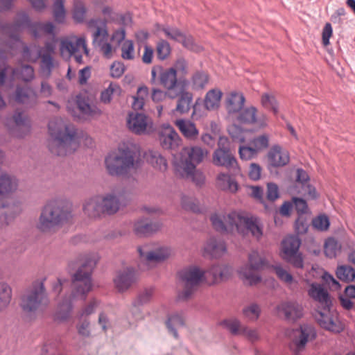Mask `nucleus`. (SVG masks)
<instances>
[{"label": "nucleus", "mask_w": 355, "mask_h": 355, "mask_svg": "<svg viewBox=\"0 0 355 355\" xmlns=\"http://www.w3.org/2000/svg\"><path fill=\"white\" fill-rule=\"evenodd\" d=\"M80 261L81 266L72 277L73 293L69 297H65L59 303L54 315V320L56 321L62 322L67 320L73 309L72 300L76 298L85 300L87 294L92 288V274L97 259L95 256L89 255L83 257Z\"/></svg>", "instance_id": "nucleus-1"}, {"label": "nucleus", "mask_w": 355, "mask_h": 355, "mask_svg": "<svg viewBox=\"0 0 355 355\" xmlns=\"http://www.w3.org/2000/svg\"><path fill=\"white\" fill-rule=\"evenodd\" d=\"M213 227L218 232L236 231L242 236L251 234L259 240L263 235V225L256 216H248L242 211H232L225 216L215 214L211 216Z\"/></svg>", "instance_id": "nucleus-2"}, {"label": "nucleus", "mask_w": 355, "mask_h": 355, "mask_svg": "<svg viewBox=\"0 0 355 355\" xmlns=\"http://www.w3.org/2000/svg\"><path fill=\"white\" fill-rule=\"evenodd\" d=\"M51 139L49 143L51 153L64 156L73 153L78 147V139L74 126L68 124L61 118H55L49 123Z\"/></svg>", "instance_id": "nucleus-3"}, {"label": "nucleus", "mask_w": 355, "mask_h": 355, "mask_svg": "<svg viewBox=\"0 0 355 355\" xmlns=\"http://www.w3.org/2000/svg\"><path fill=\"white\" fill-rule=\"evenodd\" d=\"M31 31L34 37H37L42 35H49L55 37V26L51 22L45 23H34L30 24L28 15L21 12L17 16L16 21L14 24L6 25L2 27V32L8 35L10 44V49L23 47V57L24 59L29 60L28 54L29 49L26 46H24L22 42L19 40V32L25 26H29Z\"/></svg>", "instance_id": "nucleus-4"}, {"label": "nucleus", "mask_w": 355, "mask_h": 355, "mask_svg": "<svg viewBox=\"0 0 355 355\" xmlns=\"http://www.w3.org/2000/svg\"><path fill=\"white\" fill-rule=\"evenodd\" d=\"M309 295L324 307V312L319 311L315 318L321 327L333 333H340L344 327L337 313L330 312L331 300L328 292L322 285L312 283L308 291Z\"/></svg>", "instance_id": "nucleus-5"}, {"label": "nucleus", "mask_w": 355, "mask_h": 355, "mask_svg": "<svg viewBox=\"0 0 355 355\" xmlns=\"http://www.w3.org/2000/svg\"><path fill=\"white\" fill-rule=\"evenodd\" d=\"M139 152L135 146L119 148L105 159V168L112 176H122L139 166Z\"/></svg>", "instance_id": "nucleus-6"}, {"label": "nucleus", "mask_w": 355, "mask_h": 355, "mask_svg": "<svg viewBox=\"0 0 355 355\" xmlns=\"http://www.w3.org/2000/svg\"><path fill=\"white\" fill-rule=\"evenodd\" d=\"M71 218V205L68 202L51 200L44 207L37 227L42 232H47L69 222Z\"/></svg>", "instance_id": "nucleus-7"}, {"label": "nucleus", "mask_w": 355, "mask_h": 355, "mask_svg": "<svg viewBox=\"0 0 355 355\" xmlns=\"http://www.w3.org/2000/svg\"><path fill=\"white\" fill-rule=\"evenodd\" d=\"M49 303L43 282H35L21 296L20 306L26 314L31 315L46 308Z\"/></svg>", "instance_id": "nucleus-8"}, {"label": "nucleus", "mask_w": 355, "mask_h": 355, "mask_svg": "<svg viewBox=\"0 0 355 355\" xmlns=\"http://www.w3.org/2000/svg\"><path fill=\"white\" fill-rule=\"evenodd\" d=\"M207 154V150L200 146L184 148L181 153V158L175 163L176 173L190 174L196 168V166L203 161Z\"/></svg>", "instance_id": "nucleus-9"}, {"label": "nucleus", "mask_w": 355, "mask_h": 355, "mask_svg": "<svg viewBox=\"0 0 355 355\" xmlns=\"http://www.w3.org/2000/svg\"><path fill=\"white\" fill-rule=\"evenodd\" d=\"M61 55L64 58L73 57L78 64L84 63L83 55L89 56V51L87 46L85 37L69 35L60 40V46Z\"/></svg>", "instance_id": "nucleus-10"}, {"label": "nucleus", "mask_w": 355, "mask_h": 355, "mask_svg": "<svg viewBox=\"0 0 355 355\" xmlns=\"http://www.w3.org/2000/svg\"><path fill=\"white\" fill-rule=\"evenodd\" d=\"M267 266L264 257L256 251H252L248 255V263L239 270L241 279L250 286L256 285L261 280L258 272Z\"/></svg>", "instance_id": "nucleus-11"}, {"label": "nucleus", "mask_w": 355, "mask_h": 355, "mask_svg": "<svg viewBox=\"0 0 355 355\" xmlns=\"http://www.w3.org/2000/svg\"><path fill=\"white\" fill-rule=\"evenodd\" d=\"M3 153L0 150V165L3 163ZM18 186V182L15 177L0 170V227L8 225L10 219L2 209L9 207L4 202L10 193L15 191Z\"/></svg>", "instance_id": "nucleus-12"}, {"label": "nucleus", "mask_w": 355, "mask_h": 355, "mask_svg": "<svg viewBox=\"0 0 355 355\" xmlns=\"http://www.w3.org/2000/svg\"><path fill=\"white\" fill-rule=\"evenodd\" d=\"M205 271L198 266H189L179 272V278L184 285V289L179 293L178 298L186 300L189 298L196 287L205 281Z\"/></svg>", "instance_id": "nucleus-13"}, {"label": "nucleus", "mask_w": 355, "mask_h": 355, "mask_svg": "<svg viewBox=\"0 0 355 355\" xmlns=\"http://www.w3.org/2000/svg\"><path fill=\"white\" fill-rule=\"evenodd\" d=\"M89 28H94L92 34V43L94 46L99 48L103 55L110 58L112 56V46L108 42V32L105 20L101 19H91L87 22Z\"/></svg>", "instance_id": "nucleus-14"}, {"label": "nucleus", "mask_w": 355, "mask_h": 355, "mask_svg": "<svg viewBox=\"0 0 355 355\" xmlns=\"http://www.w3.org/2000/svg\"><path fill=\"white\" fill-rule=\"evenodd\" d=\"M301 240L297 236L289 235L282 242V257L295 268H302L304 266L302 254L299 252Z\"/></svg>", "instance_id": "nucleus-15"}, {"label": "nucleus", "mask_w": 355, "mask_h": 355, "mask_svg": "<svg viewBox=\"0 0 355 355\" xmlns=\"http://www.w3.org/2000/svg\"><path fill=\"white\" fill-rule=\"evenodd\" d=\"M141 262L147 268L164 261L171 255V250L167 247L153 248L152 244H146L138 248Z\"/></svg>", "instance_id": "nucleus-16"}, {"label": "nucleus", "mask_w": 355, "mask_h": 355, "mask_svg": "<svg viewBox=\"0 0 355 355\" xmlns=\"http://www.w3.org/2000/svg\"><path fill=\"white\" fill-rule=\"evenodd\" d=\"M291 348L298 355L305 347L308 342L313 340L317 336L315 328L310 324H302L293 331Z\"/></svg>", "instance_id": "nucleus-17"}, {"label": "nucleus", "mask_w": 355, "mask_h": 355, "mask_svg": "<svg viewBox=\"0 0 355 355\" xmlns=\"http://www.w3.org/2000/svg\"><path fill=\"white\" fill-rule=\"evenodd\" d=\"M127 126L132 132L139 135H149L154 130L151 119L141 113H130L127 119Z\"/></svg>", "instance_id": "nucleus-18"}, {"label": "nucleus", "mask_w": 355, "mask_h": 355, "mask_svg": "<svg viewBox=\"0 0 355 355\" xmlns=\"http://www.w3.org/2000/svg\"><path fill=\"white\" fill-rule=\"evenodd\" d=\"M234 118L241 123L254 124L260 128L268 125V117L263 114H258L257 109L254 106L243 108Z\"/></svg>", "instance_id": "nucleus-19"}, {"label": "nucleus", "mask_w": 355, "mask_h": 355, "mask_svg": "<svg viewBox=\"0 0 355 355\" xmlns=\"http://www.w3.org/2000/svg\"><path fill=\"white\" fill-rule=\"evenodd\" d=\"M170 40L182 43V45L191 51H199L201 47L194 43L191 35H186L180 29L175 27L162 26L159 29Z\"/></svg>", "instance_id": "nucleus-20"}, {"label": "nucleus", "mask_w": 355, "mask_h": 355, "mask_svg": "<svg viewBox=\"0 0 355 355\" xmlns=\"http://www.w3.org/2000/svg\"><path fill=\"white\" fill-rule=\"evenodd\" d=\"M245 98L242 92L232 91L228 93L225 101V107L230 118L234 119L243 110Z\"/></svg>", "instance_id": "nucleus-21"}, {"label": "nucleus", "mask_w": 355, "mask_h": 355, "mask_svg": "<svg viewBox=\"0 0 355 355\" xmlns=\"http://www.w3.org/2000/svg\"><path fill=\"white\" fill-rule=\"evenodd\" d=\"M186 82L182 85L180 91L176 94H169L171 98H175L178 96L176 107L173 112H177L181 114H187L189 112L193 102V94L185 89Z\"/></svg>", "instance_id": "nucleus-22"}, {"label": "nucleus", "mask_w": 355, "mask_h": 355, "mask_svg": "<svg viewBox=\"0 0 355 355\" xmlns=\"http://www.w3.org/2000/svg\"><path fill=\"white\" fill-rule=\"evenodd\" d=\"M276 311L288 320L295 321L303 315L302 306L295 302H282L277 306Z\"/></svg>", "instance_id": "nucleus-23"}, {"label": "nucleus", "mask_w": 355, "mask_h": 355, "mask_svg": "<svg viewBox=\"0 0 355 355\" xmlns=\"http://www.w3.org/2000/svg\"><path fill=\"white\" fill-rule=\"evenodd\" d=\"M136 279L135 270L128 268L117 273L114 279V283L119 292H123L128 290L135 282Z\"/></svg>", "instance_id": "nucleus-24"}, {"label": "nucleus", "mask_w": 355, "mask_h": 355, "mask_svg": "<svg viewBox=\"0 0 355 355\" xmlns=\"http://www.w3.org/2000/svg\"><path fill=\"white\" fill-rule=\"evenodd\" d=\"M55 44L53 42L46 43L45 46L39 51L41 56V73L42 76H50L53 67L52 54L54 53Z\"/></svg>", "instance_id": "nucleus-25"}, {"label": "nucleus", "mask_w": 355, "mask_h": 355, "mask_svg": "<svg viewBox=\"0 0 355 355\" xmlns=\"http://www.w3.org/2000/svg\"><path fill=\"white\" fill-rule=\"evenodd\" d=\"M159 141L162 148L173 149L178 146L180 137L170 125H164L159 133Z\"/></svg>", "instance_id": "nucleus-26"}, {"label": "nucleus", "mask_w": 355, "mask_h": 355, "mask_svg": "<svg viewBox=\"0 0 355 355\" xmlns=\"http://www.w3.org/2000/svg\"><path fill=\"white\" fill-rule=\"evenodd\" d=\"M269 164L273 167H282L290 161L289 153L278 145L273 146L268 153Z\"/></svg>", "instance_id": "nucleus-27"}, {"label": "nucleus", "mask_w": 355, "mask_h": 355, "mask_svg": "<svg viewBox=\"0 0 355 355\" xmlns=\"http://www.w3.org/2000/svg\"><path fill=\"white\" fill-rule=\"evenodd\" d=\"M296 173V180L298 184H301V187L303 189L302 191H299L297 193H302L309 199H316L318 198V193L315 188L309 184V178L307 173L302 168H298Z\"/></svg>", "instance_id": "nucleus-28"}, {"label": "nucleus", "mask_w": 355, "mask_h": 355, "mask_svg": "<svg viewBox=\"0 0 355 355\" xmlns=\"http://www.w3.org/2000/svg\"><path fill=\"white\" fill-rule=\"evenodd\" d=\"M123 195L110 193L101 196V206L103 214H113L116 213L120 207V200Z\"/></svg>", "instance_id": "nucleus-29"}, {"label": "nucleus", "mask_w": 355, "mask_h": 355, "mask_svg": "<svg viewBox=\"0 0 355 355\" xmlns=\"http://www.w3.org/2000/svg\"><path fill=\"white\" fill-rule=\"evenodd\" d=\"M213 163L216 166L235 168L237 162L230 150L216 149L213 154Z\"/></svg>", "instance_id": "nucleus-30"}, {"label": "nucleus", "mask_w": 355, "mask_h": 355, "mask_svg": "<svg viewBox=\"0 0 355 355\" xmlns=\"http://www.w3.org/2000/svg\"><path fill=\"white\" fill-rule=\"evenodd\" d=\"M181 134L189 140L195 141L199 135V130L195 123L189 119H180L175 122Z\"/></svg>", "instance_id": "nucleus-31"}, {"label": "nucleus", "mask_w": 355, "mask_h": 355, "mask_svg": "<svg viewBox=\"0 0 355 355\" xmlns=\"http://www.w3.org/2000/svg\"><path fill=\"white\" fill-rule=\"evenodd\" d=\"M15 99L19 103L31 107L37 103V94L30 87H17Z\"/></svg>", "instance_id": "nucleus-32"}, {"label": "nucleus", "mask_w": 355, "mask_h": 355, "mask_svg": "<svg viewBox=\"0 0 355 355\" xmlns=\"http://www.w3.org/2000/svg\"><path fill=\"white\" fill-rule=\"evenodd\" d=\"M204 250L211 257L218 258L227 252V247L224 241L211 238L206 243Z\"/></svg>", "instance_id": "nucleus-33"}, {"label": "nucleus", "mask_w": 355, "mask_h": 355, "mask_svg": "<svg viewBox=\"0 0 355 355\" xmlns=\"http://www.w3.org/2000/svg\"><path fill=\"white\" fill-rule=\"evenodd\" d=\"M229 272V268L224 266H213L209 270L205 271V281L208 284H214L223 280Z\"/></svg>", "instance_id": "nucleus-34"}, {"label": "nucleus", "mask_w": 355, "mask_h": 355, "mask_svg": "<svg viewBox=\"0 0 355 355\" xmlns=\"http://www.w3.org/2000/svg\"><path fill=\"white\" fill-rule=\"evenodd\" d=\"M216 187L221 191L235 193L239 190L237 182L229 174L220 173L216 177Z\"/></svg>", "instance_id": "nucleus-35"}, {"label": "nucleus", "mask_w": 355, "mask_h": 355, "mask_svg": "<svg viewBox=\"0 0 355 355\" xmlns=\"http://www.w3.org/2000/svg\"><path fill=\"white\" fill-rule=\"evenodd\" d=\"M159 83L171 94V91L177 85V75L175 68H169L163 70L159 73Z\"/></svg>", "instance_id": "nucleus-36"}, {"label": "nucleus", "mask_w": 355, "mask_h": 355, "mask_svg": "<svg viewBox=\"0 0 355 355\" xmlns=\"http://www.w3.org/2000/svg\"><path fill=\"white\" fill-rule=\"evenodd\" d=\"M83 211L89 218H96L101 216V196H96L86 200Z\"/></svg>", "instance_id": "nucleus-37"}, {"label": "nucleus", "mask_w": 355, "mask_h": 355, "mask_svg": "<svg viewBox=\"0 0 355 355\" xmlns=\"http://www.w3.org/2000/svg\"><path fill=\"white\" fill-rule=\"evenodd\" d=\"M160 225L157 223H150L147 220H139L135 223L134 231L139 236H146L157 231Z\"/></svg>", "instance_id": "nucleus-38"}, {"label": "nucleus", "mask_w": 355, "mask_h": 355, "mask_svg": "<svg viewBox=\"0 0 355 355\" xmlns=\"http://www.w3.org/2000/svg\"><path fill=\"white\" fill-rule=\"evenodd\" d=\"M145 157L153 168L161 171L166 170L168 166L166 159L159 152L148 150L146 153Z\"/></svg>", "instance_id": "nucleus-39"}, {"label": "nucleus", "mask_w": 355, "mask_h": 355, "mask_svg": "<svg viewBox=\"0 0 355 355\" xmlns=\"http://www.w3.org/2000/svg\"><path fill=\"white\" fill-rule=\"evenodd\" d=\"M223 93L220 89H213L205 95L204 105L207 110H215L219 107Z\"/></svg>", "instance_id": "nucleus-40"}, {"label": "nucleus", "mask_w": 355, "mask_h": 355, "mask_svg": "<svg viewBox=\"0 0 355 355\" xmlns=\"http://www.w3.org/2000/svg\"><path fill=\"white\" fill-rule=\"evenodd\" d=\"M87 8L83 0H73L72 18L76 23L84 22L86 17Z\"/></svg>", "instance_id": "nucleus-41"}, {"label": "nucleus", "mask_w": 355, "mask_h": 355, "mask_svg": "<svg viewBox=\"0 0 355 355\" xmlns=\"http://www.w3.org/2000/svg\"><path fill=\"white\" fill-rule=\"evenodd\" d=\"M12 76L13 79L17 78L24 82H29L34 78V69L30 65H24L19 69H12Z\"/></svg>", "instance_id": "nucleus-42"}, {"label": "nucleus", "mask_w": 355, "mask_h": 355, "mask_svg": "<svg viewBox=\"0 0 355 355\" xmlns=\"http://www.w3.org/2000/svg\"><path fill=\"white\" fill-rule=\"evenodd\" d=\"M53 16L58 24H64L66 21V10L64 0H55L53 3Z\"/></svg>", "instance_id": "nucleus-43"}, {"label": "nucleus", "mask_w": 355, "mask_h": 355, "mask_svg": "<svg viewBox=\"0 0 355 355\" xmlns=\"http://www.w3.org/2000/svg\"><path fill=\"white\" fill-rule=\"evenodd\" d=\"M220 324L225 329L229 331L232 335L238 336L241 334L243 326L239 319L230 318L223 320Z\"/></svg>", "instance_id": "nucleus-44"}, {"label": "nucleus", "mask_w": 355, "mask_h": 355, "mask_svg": "<svg viewBox=\"0 0 355 355\" xmlns=\"http://www.w3.org/2000/svg\"><path fill=\"white\" fill-rule=\"evenodd\" d=\"M243 316L250 322H255L258 320L261 314V308L256 303H251L242 309Z\"/></svg>", "instance_id": "nucleus-45"}, {"label": "nucleus", "mask_w": 355, "mask_h": 355, "mask_svg": "<svg viewBox=\"0 0 355 355\" xmlns=\"http://www.w3.org/2000/svg\"><path fill=\"white\" fill-rule=\"evenodd\" d=\"M184 325V318L179 313L171 314L166 321V326L168 331L173 335L175 338H178L177 329Z\"/></svg>", "instance_id": "nucleus-46"}, {"label": "nucleus", "mask_w": 355, "mask_h": 355, "mask_svg": "<svg viewBox=\"0 0 355 355\" xmlns=\"http://www.w3.org/2000/svg\"><path fill=\"white\" fill-rule=\"evenodd\" d=\"M76 104L79 111L85 115L94 116L101 113L98 107L90 105L84 98H78Z\"/></svg>", "instance_id": "nucleus-47"}, {"label": "nucleus", "mask_w": 355, "mask_h": 355, "mask_svg": "<svg viewBox=\"0 0 355 355\" xmlns=\"http://www.w3.org/2000/svg\"><path fill=\"white\" fill-rule=\"evenodd\" d=\"M121 89L120 86L115 83H110L107 88L102 91L101 94V101L103 103H109L114 95H120Z\"/></svg>", "instance_id": "nucleus-48"}, {"label": "nucleus", "mask_w": 355, "mask_h": 355, "mask_svg": "<svg viewBox=\"0 0 355 355\" xmlns=\"http://www.w3.org/2000/svg\"><path fill=\"white\" fill-rule=\"evenodd\" d=\"M340 244L334 238H328L324 245V252L325 255L329 258H334L340 251Z\"/></svg>", "instance_id": "nucleus-49"}, {"label": "nucleus", "mask_w": 355, "mask_h": 355, "mask_svg": "<svg viewBox=\"0 0 355 355\" xmlns=\"http://www.w3.org/2000/svg\"><path fill=\"white\" fill-rule=\"evenodd\" d=\"M274 270L281 281L286 284L291 288H294L295 287L297 282L294 280L291 274L286 270L280 266H275Z\"/></svg>", "instance_id": "nucleus-50"}, {"label": "nucleus", "mask_w": 355, "mask_h": 355, "mask_svg": "<svg viewBox=\"0 0 355 355\" xmlns=\"http://www.w3.org/2000/svg\"><path fill=\"white\" fill-rule=\"evenodd\" d=\"M261 103L263 107L266 109L271 110L274 114H277L279 112L278 103L272 94L264 93L261 96Z\"/></svg>", "instance_id": "nucleus-51"}, {"label": "nucleus", "mask_w": 355, "mask_h": 355, "mask_svg": "<svg viewBox=\"0 0 355 355\" xmlns=\"http://www.w3.org/2000/svg\"><path fill=\"white\" fill-rule=\"evenodd\" d=\"M337 277L344 282H351L355 279V269L351 266H341L337 268Z\"/></svg>", "instance_id": "nucleus-52"}, {"label": "nucleus", "mask_w": 355, "mask_h": 355, "mask_svg": "<svg viewBox=\"0 0 355 355\" xmlns=\"http://www.w3.org/2000/svg\"><path fill=\"white\" fill-rule=\"evenodd\" d=\"M171 53L170 44L164 40H160L156 45L157 57L160 60H164L168 58Z\"/></svg>", "instance_id": "nucleus-53"}, {"label": "nucleus", "mask_w": 355, "mask_h": 355, "mask_svg": "<svg viewBox=\"0 0 355 355\" xmlns=\"http://www.w3.org/2000/svg\"><path fill=\"white\" fill-rule=\"evenodd\" d=\"M208 75L203 71L195 73L191 78L192 87L193 89H200L204 88L208 83Z\"/></svg>", "instance_id": "nucleus-54"}, {"label": "nucleus", "mask_w": 355, "mask_h": 355, "mask_svg": "<svg viewBox=\"0 0 355 355\" xmlns=\"http://www.w3.org/2000/svg\"><path fill=\"white\" fill-rule=\"evenodd\" d=\"M121 58L123 60H132L135 58V46L132 40L123 41L121 44Z\"/></svg>", "instance_id": "nucleus-55"}, {"label": "nucleus", "mask_w": 355, "mask_h": 355, "mask_svg": "<svg viewBox=\"0 0 355 355\" xmlns=\"http://www.w3.org/2000/svg\"><path fill=\"white\" fill-rule=\"evenodd\" d=\"M182 207L183 209L187 211H191L195 213L200 211L198 201L189 196H183L181 200Z\"/></svg>", "instance_id": "nucleus-56"}, {"label": "nucleus", "mask_w": 355, "mask_h": 355, "mask_svg": "<svg viewBox=\"0 0 355 355\" xmlns=\"http://www.w3.org/2000/svg\"><path fill=\"white\" fill-rule=\"evenodd\" d=\"M78 334L84 338H88L91 334L90 322L87 318L79 315V321L76 324Z\"/></svg>", "instance_id": "nucleus-57"}, {"label": "nucleus", "mask_w": 355, "mask_h": 355, "mask_svg": "<svg viewBox=\"0 0 355 355\" xmlns=\"http://www.w3.org/2000/svg\"><path fill=\"white\" fill-rule=\"evenodd\" d=\"M269 144V138L266 135H262L254 138L250 143L257 153L268 148Z\"/></svg>", "instance_id": "nucleus-58"}, {"label": "nucleus", "mask_w": 355, "mask_h": 355, "mask_svg": "<svg viewBox=\"0 0 355 355\" xmlns=\"http://www.w3.org/2000/svg\"><path fill=\"white\" fill-rule=\"evenodd\" d=\"M312 224L314 228L318 230L326 231L329 227L330 222L327 216L320 214L313 219Z\"/></svg>", "instance_id": "nucleus-59"}, {"label": "nucleus", "mask_w": 355, "mask_h": 355, "mask_svg": "<svg viewBox=\"0 0 355 355\" xmlns=\"http://www.w3.org/2000/svg\"><path fill=\"white\" fill-rule=\"evenodd\" d=\"M178 175L184 178H191L192 181L198 186H201L202 184H203L205 180V177L203 173L200 171L196 170V168L190 174Z\"/></svg>", "instance_id": "nucleus-60"}, {"label": "nucleus", "mask_w": 355, "mask_h": 355, "mask_svg": "<svg viewBox=\"0 0 355 355\" xmlns=\"http://www.w3.org/2000/svg\"><path fill=\"white\" fill-rule=\"evenodd\" d=\"M257 152L250 144L249 146H241L239 147V155L242 159L249 160L257 156Z\"/></svg>", "instance_id": "nucleus-61"}, {"label": "nucleus", "mask_w": 355, "mask_h": 355, "mask_svg": "<svg viewBox=\"0 0 355 355\" xmlns=\"http://www.w3.org/2000/svg\"><path fill=\"white\" fill-rule=\"evenodd\" d=\"M228 132L232 138L239 142H243L245 141V132L241 130L237 125H232L229 128Z\"/></svg>", "instance_id": "nucleus-62"}, {"label": "nucleus", "mask_w": 355, "mask_h": 355, "mask_svg": "<svg viewBox=\"0 0 355 355\" xmlns=\"http://www.w3.org/2000/svg\"><path fill=\"white\" fill-rule=\"evenodd\" d=\"M152 293L151 290H145L137 296V299L133 302V305L135 306H139L148 302L151 298Z\"/></svg>", "instance_id": "nucleus-63"}, {"label": "nucleus", "mask_w": 355, "mask_h": 355, "mask_svg": "<svg viewBox=\"0 0 355 355\" xmlns=\"http://www.w3.org/2000/svg\"><path fill=\"white\" fill-rule=\"evenodd\" d=\"M125 66L121 62H114L110 67V75L113 78H119L123 74Z\"/></svg>", "instance_id": "nucleus-64"}]
</instances>
